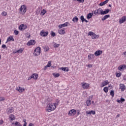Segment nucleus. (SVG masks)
Instances as JSON below:
<instances>
[{
    "label": "nucleus",
    "mask_w": 126,
    "mask_h": 126,
    "mask_svg": "<svg viewBox=\"0 0 126 126\" xmlns=\"http://www.w3.org/2000/svg\"><path fill=\"white\" fill-rule=\"evenodd\" d=\"M56 105H57V103H48L46 107V112L47 113H50V112L55 111V110H56Z\"/></svg>",
    "instance_id": "1"
},
{
    "label": "nucleus",
    "mask_w": 126,
    "mask_h": 126,
    "mask_svg": "<svg viewBox=\"0 0 126 126\" xmlns=\"http://www.w3.org/2000/svg\"><path fill=\"white\" fill-rule=\"evenodd\" d=\"M40 54H41V47H36L33 51V56L37 57L38 56H40Z\"/></svg>",
    "instance_id": "2"
},
{
    "label": "nucleus",
    "mask_w": 126,
    "mask_h": 126,
    "mask_svg": "<svg viewBox=\"0 0 126 126\" xmlns=\"http://www.w3.org/2000/svg\"><path fill=\"white\" fill-rule=\"evenodd\" d=\"M19 10L20 11L21 14H25V13L27 11V7H26V5H23L19 9Z\"/></svg>",
    "instance_id": "3"
},
{
    "label": "nucleus",
    "mask_w": 126,
    "mask_h": 126,
    "mask_svg": "<svg viewBox=\"0 0 126 126\" xmlns=\"http://www.w3.org/2000/svg\"><path fill=\"white\" fill-rule=\"evenodd\" d=\"M81 85L83 89H88V88H89V86H90V84L85 82L81 83Z\"/></svg>",
    "instance_id": "4"
},
{
    "label": "nucleus",
    "mask_w": 126,
    "mask_h": 126,
    "mask_svg": "<svg viewBox=\"0 0 126 126\" xmlns=\"http://www.w3.org/2000/svg\"><path fill=\"white\" fill-rule=\"evenodd\" d=\"M40 35L41 37H47V35H49V32H45V31L42 30L40 32Z\"/></svg>",
    "instance_id": "5"
},
{
    "label": "nucleus",
    "mask_w": 126,
    "mask_h": 126,
    "mask_svg": "<svg viewBox=\"0 0 126 126\" xmlns=\"http://www.w3.org/2000/svg\"><path fill=\"white\" fill-rule=\"evenodd\" d=\"M27 29V25H24V24H21L19 27V29L20 30V31H23L25 30V29Z\"/></svg>",
    "instance_id": "6"
},
{
    "label": "nucleus",
    "mask_w": 126,
    "mask_h": 126,
    "mask_svg": "<svg viewBox=\"0 0 126 126\" xmlns=\"http://www.w3.org/2000/svg\"><path fill=\"white\" fill-rule=\"evenodd\" d=\"M68 24H69V23L65 22L64 24L59 25L58 27L59 29H62V28H63V27H67V26H68Z\"/></svg>",
    "instance_id": "7"
},
{
    "label": "nucleus",
    "mask_w": 126,
    "mask_h": 126,
    "mask_svg": "<svg viewBox=\"0 0 126 126\" xmlns=\"http://www.w3.org/2000/svg\"><path fill=\"white\" fill-rule=\"evenodd\" d=\"M36 44V41L34 40H31L28 42L27 43V46H32Z\"/></svg>",
    "instance_id": "8"
},
{
    "label": "nucleus",
    "mask_w": 126,
    "mask_h": 126,
    "mask_svg": "<svg viewBox=\"0 0 126 126\" xmlns=\"http://www.w3.org/2000/svg\"><path fill=\"white\" fill-rule=\"evenodd\" d=\"M23 51H24V48H21L16 51H14L13 54H22Z\"/></svg>",
    "instance_id": "9"
},
{
    "label": "nucleus",
    "mask_w": 126,
    "mask_h": 126,
    "mask_svg": "<svg viewBox=\"0 0 126 126\" xmlns=\"http://www.w3.org/2000/svg\"><path fill=\"white\" fill-rule=\"evenodd\" d=\"M126 21V16H123L121 19L119 20V23L120 24H122V23H125Z\"/></svg>",
    "instance_id": "10"
},
{
    "label": "nucleus",
    "mask_w": 126,
    "mask_h": 126,
    "mask_svg": "<svg viewBox=\"0 0 126 126\" xmlns=\"http://www.w3.org/2000/svg\"><path fill=\"white\" fill-rule=\"evenodd\" d=\"M76 114V110L72 109L69 111V116H74Z\"/></svg>",
    "instance_id": "11"
},
{
    "label": "nucleus",
    "mask_w": 126,
    "mask_h": 126,
    "mask_svg": "<svg viewBox=\"0 0 126 126\" xmlns=\"http://www.w3.org/2000/svg\"><path fill=\"white\" fill-rule=\"evenodd\" d=\"M58 33L60 34V35H63L65 33V29H59L58 30Z\"/></svg>",
    "instance_id": "12"
},
{
    "label": "nucleus",
    "mask_w": 126,
    "mask_h": 126,
    "mask_svg": "<svg viewBox=\"0 0 126 126\" xmlns=\"http://www.w3.org/2000/svg\"><path fill=\"white\" fill-rule=\"evenodd\" d=\"M10 41H12L13 42H14V38H13V36H8V38H7L6 41L5 42V44H7V43H8V42H10Z\"/></svg>",
    "instance_id": "13"
},
{
    "label": "nucleus",
    "mask_w": 126,
    "mask_h": 126,
    "mask_svg": "<svg viewBox=\"0 0 126 126\" xmlns=\"http://www.w3.org/2000/svg\"><path fill=\"white\" fill-rule=\"evenodd\" d=\"M126 68V64L121 65L118 67V70H120V71L125 70Z\"/></svg>",
    "instance_id": "14"
},
{
    "label": "nucleus",
    "mask_w": 126,
    "mask_h": 126,
    "mask_svg": "<svg viewBox=\"0 0 126 126\" xmlns=\"http://www.w3.org/2000/svg\"><path fill=\"white\" fill-rule=\"evenodd\" d=\"M16 90L17 91H19L20 93H22V92H23V91L25 90V89L23 88H21L20 87H17L16 89Z\"/></svg>",
    "instance_id": "15"
},
{
    "label": "nucleus",
    "mask_w": 126,
    "mask_h": 126,
    "mask_svg": "<svg viewBox=\"0 0 126 126\" xmlns=\"http://www.w3.org/2000/svg\"><path fill=\"white\" fill-rule=\"evenodd\" d=\"M109 81L105 80V81L102 82L100 87H104V86H106L108 85V84H109Z\"/></svg>",
    "instance_id": "16"
},
{
    "label": "nucleus",
    "mask_w": 126,
    "mask_h": 126,
    "mask_svg": "<svg viewBox=\"0 0 126 126\" xmlns=\"http://www.w3.org/2000/svg\"><path fill=\"white\" fill-rule=\"evenodd\" d=\"M102 52L101 50H97L94 53V56L95 57H98V56H100V55H102Z\"/></svg>",
    "instance_id": "17"
},
{
    "label": "nucleus",
    "mask_w": 126,
    "mask_h": 126,
    "mask_svg": "<svg viewBox=\"0 0 126 126\" xmlns=\"http://www.w3.org/2000/svg\"><path fill=\"white\" fill-rule=\"evenodd\" d=\"M120 89H121V91H125L126 90V86L124 84H120Z\"/></svg>",
    "instance_id": "18"
},
{
    "label": "nucleus",
    "mask_w": 126,
    "mask_h": 126,
    "mask_svg": "<svg viewBox=\"0 0 126 126\" xmlns=\"http://www.w3.org/2000/svg\"><path fill=\"white\" fill-rule=\"evenodd\" d=\"M109 12H110V9H105V11H103L102 10V13H101V15H104V14H108V13H109Z\"/></svg>",
    "instance_id": "19"
},
{
    "label": "nucleus",
    "mask_w": 126,
    "mask_h": 126,
    "mask_svg": "<svg viewBox=\"0 0 126 126\" xmlns=\"http://www.w3.org/2000/svg\"><path fill=\"white\" fill-rule=\"evenodd\" d=\"M93 98V95H91V100L89 99L86 101V103L87 106H90V105L91 104V100H92Z\"/></svg>",
    "instance_id": "20"
},
{
    "label": "nucleus",
    "mask_w": 126,
    "mask_h": 126,
    "mask_svg": "<svg viewBox=\"0 0 126 126\" xmlns=\"http://www.w3.org/2000/svg\"><path fill=\"white\" fill-rule=\"evenodd\" d=\"M88 60H94V58H95V56L94 54H91L88 56Z\"/></svg>",
    "instance_id": "21"
},
{
    "label": "nucleus",
    "mask_w": 126,
    "mask_h": 126,
    "mask_svg": "<svg viewBox=\"0 0 126 126\" xmlns=\"http://www.w3.org/2000/svg\"><path fill=\"white\" fill-rule=\"evenodd\" d=\"M32 76L33 79L35 80H37L38 79V74L36 73H33V74L32 75Z\"/></svg>",
    "instance_id": "22"
},
{
    "label": "nucleus",
    "mask_w": 126,
    "mask_h": 126,
    "mask_svg": "<svg viewBox=\"0 0 126 126\" xmlns=\"http://www.w3.org/2000/svg\"><path fill=\"white\" fill-rule=\"evenodd\" d=\"M14 111V109L12 107L8 108L7 110V112H8V114H11V113H13Z\"/></svg>",
    "instance_id": "23"
},
{
    "label": "nucleus",
    "mask_w": 126,
    "mask_h": 126,
    "mask_svg": "<svg viewBox=\"0 0 126 126\" xmlns=\"http://www.w3.org/2000/svg\"><path fill=\"white\" fill-rule=\"evenodd\" d=\"M109 2V0H106L105 1L103 2H101L99 3V5L100 6H103V5H105V4L108 3Z\"/></svg>",
    "instance_id": "24"
},
{
    "label": "nucleus",
    "mask_w": 126,
    "mask_h": 126,
    "mask_svg": "<svg viewBox=\"0 0 126 126\" xmlns=\"http://www.w3.org/2000/svg\"><path fill=\"white\" fill-rule=\"evenodd\" d=\"M60 69H62V70H63V71H66V72H67L69 70L68 67H62L60 68Z\"/></svg>",
    "instance_id": "25"
},
{
    "label": "nucleus",
    "mask_w": 126,
    "mask_h": 126,
    "mask_svg": "<svg viewBox=\"0 0 126 126\" xmlns=\"http://www.w3.org/2000/svg\"><path fill=\"white\" fill-rule=\"evenodd\" d=\"M12 125H14L15 126H22V125L19 122L12 123Z\"/></svg>",
    "instance_id": "26"
},
{
    "label": "nucleus",
    "mask_w": 126,
    "mask_h": 126,
    "mask_svg": "<svg viewBox=\"0 0 126 126\" xmlns=\"http://www.w3.org/2000/svg\"><path fill=\"white\" fill-rule=\"evenodd\" d=\"M109 17H110V15H105L102 18V21H105V20H106V19H107V18H109Z\"/></svg>",
    "instance_id": "27"
},
{
    "label": "nucleus",
    "mask_w": 126,
    "mask_h": 126,
    "mask_svg": "<svg viewBox=\"0 0 126 126\" xmlns=\"http://www.w3.org/2000/svg\"><path fill=\"white\" fill-rule=\"evenodd\" d=\"M9 119L11 121H14V120H15V116H14V115H13V114H11L9 116Z\"/></svg>",
    "instance_id": "28"
},
{
    "label": "nucleus",
    "mask_w": 126,
    "mask_h": 126,
    "mask_svg": "<svg viewBox=\"0 0 126 126\" xmlns=\"http://www.w3.org/2000/svg\"><path fill=\"white\" fill-rule=\"evenodd\" d=\"M99 38V35L95 34V33H94V34H93L92 39H98Z\"/></svg>",
    "instance_id": "29"
},
{
    "label": "nucleus",
    "mask_w": 126,
    "mask_h": 126,
    "mask_svg": "<svg viewBox=\"0 0 126 126\" xmlns=\"http://www.w3.org/2000/svg\"><path fill=\"white\" fill-rule=\"evenodd\" d=\"M46 13H47V11H46L45 9H43L40 13V15L43 16V15H45Z\"/></svg>",
    "instance_id": "30"
},
{
    "label": "nucleus",
    "mask_w": 126,
    "mask_h": 126,
    "mask_svg": "<svg viewBox=\"0 0 126 126\" xmlns=\"http://www.w3.org/2000/svg\"><path fill=\"white\" fill-rule=\"evenodd\" d=\"M72 21L73 22H74V23L77 22V21H78V18L77 16H75V17H74L72 19Z\"/></svg>",
    "instance_id": "31"
},
{
    "label": "nucleus",
    "mask_w": 126,
    "mask_h": 126,
    "mask_svg": "<svg viewBox=\"0 0 126 126\" xmlns=\"http://www.w3.org/2000/svg\"><path fill=\"white\" fill-rule=\"evenodd\" d=\"M93 15V13H90L87 15V18L88 19H90L91 17H92V16Z\"/></svg>",
    "instance_id": "32"
},
{
    "label": "nucleus",
    "mask_w": 126,
    "mask_h": 126,
    "mask_svg": "<svg viewBox=\"0 0 126 126\" xmlns=\"http://www.w3.org/2000/svg\"><path fill=\"white\" fill-rule=\"evenodd\" d=\"M103 91L105 93H108V92L109 91V88L108 87H105L103 88Z\"/></svg>",
    "instance_id": "33"
},
{
    "label": "nucleus",
    "mask_w": 126,
    "mask_h": 126,
    "mask_svg": "<svg viewBox=\"0 0 126 126\" xmlns=\"http://www.w3.org/2000/svg\"><path fill=\"white\" fill-rule=\"evenodd\" d=\"M102 9L101 8H99L97 9V13L98 14H101V15H102Z\"/></svg>",
    "instance_id": "34"
},
{
    "label": "nucleus",
    "mask_w": 126,
    "mask_h": 126,
    "mask_svg": "<svg viewBox=\"0 0 126 126\" xmlns=\"http://www.w3.org/2000/svg\"><path fill=\"white\" fill-rule=\"evenodd\" d=\"M86 115L87 116H91V111H87L86 112Z\"/></svg>",
    "instance_id": "35"
},
{
    "label": "nucleus",
    "mask_w": 126,
    "mask_h": 126,
    "mask_svg": "<svg viewBox=\"0 0 126 126\" xmlns=\"http://www.w3.org/2000/svg\"><path fill=\"white\" fill-rule=\"evenodd\" d=\"M44 50L45 52H48V51H49V50H50V48L48 46H45L44 48Z\"/></svg>",
    "instance_id": "36"
},
{
    "label": "nucleus",
    "mask_w": 126,
    "mask_h": 126,
    "mask_svg": "<svg viewBox=\"0 0 126 126\" xmlns=\"http://www.w3.org/2000/svg\"><path fill=\"white\" fill-rule=\"evenodd\" d=\"M53 46H54V48H59V47H60V44L55 43Z\"/></svg>",
    "instance_id": "37"
},
{
    "label": "nucleus",
    "mask_w": 126,
    "mask_h": 126,
    "mask_svg": "<svg viewBox=\"0 0 126 126\" xmlns=\"http://www.w3.org/2000/svg\"><path fill=\"white\" fill-rule=\"evenodd\" d=\"M1 15L3 16H6L7 15V13L5 11H3V12L1 13Z\"/></svg>",
    "instance_id": "38"
},
{
    "label": "nucleus",
    "mask_w": 126,
    "mask_h": 126,
    "mask_svg": "<svg viewBox=\"0 0 126 126\" xmlns=\"http://www.w3.org/2000/svg\"><path fill=\"white\" fill-rule=\"evenodd\" d=\"M110 94L111 96H112V97H114V95H115V93H114V91H111L110 92Z\"/></svg>",
    "instance_id": "39"
},
{
    "label": "nucleus",
    "mask_w": 126,
    "mask_h": 126,
    "mask_svg": "<svg viewBox=\"0 0 126 126\" xmlns=\"http://www.w3.org/2000/svg\"><path fill=\"white\" fill-rule=\"evenodd\" d=\"M51 35L52 37H55L56 36V33H55L54 32L51 31Z\"/></svg>",
    "instance_id": "40"
},
{
    "label": "nucleus",
    "mask_w": 126,
    "mask_h": 126,
    "mask_svg": "<svg viewBox=\"0 0 126 126\" xmlns=\"http://www.w3.org/2000/svg\"><path fill=\"white\" fill-rule=\"evenodd\" d=\"M53 76L55 78L59 77V76H60V74H59V73H56V74L54 73L53 74Z\"/></svg>",
    "instance_id": "41"
},
{
    "label": "nucleus",
    "mask_w": 126,
    "mask_h": 126,
    "mask_svg": "<svg viewBox=\"0 0 126 126\" xmlns=\"http://www.w3.org/2000/svg\"><path fill=\"white\" fill-rule=\"evenodd\" d=\"M80 19H81L82 22H84V21L85 20V19L84 18V16H81L80 17Z\"/></svg>",
    "instance_id": "42"
},
{
    "label": "nucleus",
    "mask_w": 126,
    "mask_h": 126,
    "mask_svg": "<svg viewBox=\"0 0 126 126\" xmlns=\"http://www.w3.org/2000/svg\"><path fill=\"white\" fill-rule=\"evenodd\" d=\"M116 77H120L122 75V73H116Z\"/></svg>",
    "instance_id": "43"
},
{
    "label": "nucleus",
    "mask_w": 126,
    "mask_h": 126,
    "mask_svg": "<svg viewBox=\"0 0 126 126\" xmlns=\"http://www.w3.org/2000/svg\"><path fill=\"white\" fill-rule=\"evenodd\" d=\"M5 98L3 97H0V102H4Z\"/></svg>",
    "instance_id": "44"
},
{
    "label": "nucleus",
    "mask_w": 126,
    "mask_h": 126,
    "mask_svg": "<svg viewBox=\"0 0 126 126\" xmlns=\"http://www.w3.org/2000/svg\"><path fill=\"white\" fill-rule=\"evenodd\" d=\"M94 34V32H90L88 33V36H93V34Z\"/></svg>",
    "instance_id": "45"
},
{
    "label": "nucleus",
    "mask_w": 126,
    "mask_h": 126,
    "mask_svg": "<svg viewBox=\"0 0 126 126\" xmlns=\"http://www.w3.org/2000/svg\"><path fill=\"white\" fill-rule=\"evenodd\" d=\"M77 0V1H78L80 3H83V2H84L85 0Z\"/></svg>",
    "instance_id": "46"
},
{
    "label": "nucleus",
    "mask_w": 126,
    "mask_h": 126,
    "mask_svg": "<svg viewBox=\"0 0 126 126\" xmlns=\"http://www.w3.org/2000/svg\"><path fill=\"white\" fill-rule=\"evenodd\" d=\"M51 65V62H49L46 65V67H50Z\"/></svg>",
    "instance_id": "47"
},
{
    "label": "nucleus",
    "mask_w": 126,
    "mask_h": 126,
    "mask_svg": "<svg viewBox=\"0 0 126 126\" xmlns=\"http://www.w3.org/2000/svg\"><path fill=\"white\" fill-rule=\"evenodd\" d=\"M14 33L15 35H17L18 34H19V32L17 30H15Z\"/></svg>",
    "instance_id": "48"
},
{
    "label": "nucleus",
    "mask_w": 126,
    "mask_h": 126,
    "mask_svg": "<svg viewBox=\"0 0 126 126\" xmlns=\"http://www.w3.org/2000/svg\"><path fill=\"white\" fill-rule=\"evenodd\" d=\"M91 114H92V115H95L96 114V112L94 110H91Z\"/></svg>",
    "instance_id": "49"
},
{
    "label": "nucleus",
    "mask_w": 126,
    "mask_h": 126,
    "mask_svg": "<svg viewBox=\"0 0 126 126\" xmlns=\"http://www.w3.org/2000/svg\"><path fill=\"white\" fill-rule=\"evenodd\" d=\"M94 14H95V15H97V14H98V11L97 10H94Z\"/></svg>",
    "instance_id": "50"
},
{
    "label": "nucleus",
    "mask_w": 126,
    "mask_h": 126,
    "mask_svg": "<svg viewBox=\"0 0 126 126\" xmlns=\"http://www.w3.org/2000/svg\"><path fill=\"white\" fill-rule=\"evenodd\" d=\"M1 47L2 48H3V49L6 48V45H5V44H3Z\"/></svg>",
    "instance_id": "51"
},
{
    "label": "nucleus",
    "mask_w": 126,
    "mask_h": 126,
    "mask_svg": "<svg viewBox=\"0 0 126 126\" xmlns=\"http://www.w3.org/2000/svg\"><path fill=\"white\" fill-rule=\"evenodd\" d=\"M3 123H4L3 120H0V125H2V124H3Z\"/></svg>",
    "instance_id": "52"
},
{
    "label": "nucleus",
    "mask_w": 126,
    "mask_h": 126,
    "mask_svg": "<svg viewBox=\"0 0 126 126\" xmlns=\"http://www.w3.org/2000/svg\"><path fill=\"white\" fill-rule=\"evenodd\" d=\"M120 100H121V102H125V101H126V99H125V98H121Z\"/></svg>",
    "instance_id": "53"
},
{
    "label": "nucleus",
    "mask_w": 126,
    "mask_h": 126,
    "mask_svg": "<svg viewBox=\"0 0 126 126\" xmlns=\"http://www.w3.org/2000/svg\"><path fill=\"white\" fill-rule=\"evenodd\" d=\"M32 75L30 77H29L28 78V80H30L31 79H32Z\"/></svg>",
    "instance_id": "54"
},
{
    "label": "nucleus",
    "mask_w": 126,
    "mask_h": 126,
    "mask_svg": "<svg viewBox=\"0 0 126 126\" xmlns=\"http://www.w3.org/2000/svg\"><path fill=\"white\" fill-rule=\"evenodd\" d=\"M93 65V64H89L88 66V67H92Z\"/></svg>",
    "instance_id": "55"
},
{
    "label": "nucleus",
    "mask_w": 126,
    "mask_h": 126,
    "mask_svg": "<svg viewBox=\"0 0 126 126\" xmlns=\"http://www.w3.org/2000/svg\"><path fill=\"white\" fill-rule=\"evenodd\" d=\"M29 126H34V124L32 123H30Z\"/></svg>",
    "instance_id": "56"
},
{
    "label": "nucleus",
    "mask_w": 126,
    "mask_h": 126,
    "mask_svg": "<svg viewBox=\"0 0 126 126\" xmlns=\"http://www.w3.org/2000/svg\"><path fill=\"white\" fill-rule=\"evenodd\" d=\"M117 102L118 103H121L122 101H121V99H120H120H117Z\"/></svg>",
    "instance_id": "57"
},
{
    "label": "nucleus",
    "mask_w": 126,
    "mask_h": 126,
    "mask_svg": "<svg viewBox=\"0 0 126 126\" xmlns=\"http://www.w3.org/2000/svg\"><path fill=\"white\" fill-rule=\"evenodd\" d=\"M122 55H125V57H126V51L123 52V53Z\"/></svg>",
    "instance_id": "58"
},
{
    "label": "nucleus",
    "mask_w": 126,
    "mask_h": 126,
    "mask_svg": "<svg viewBox=\"0 0 126 126\" xmlns=\"http://www.w3.org/2000/svg\"><path fill=\"white\" fill-rule=\"evenodd\" d=\"M23 122H24V124H27V122H26V119H24Z\"/></svg>",
    "instance_id": "59"
},
{
    "label": "nucleus",
    "mask_w": 126,
    "mask_h": 126,
    "mask_svg": "<svg viewBox=\"0 0 126 126\" xmlns=\"http://www.w3.org/2000/svg\"><path fill=\"white\" fill-rule=\"evenodd\" d=\"M123 79L125 80V81H126V77L125 76H124Z\"/></svg>",
    "instance_id": "60"
},
{
    "label": "nucleus",
    "mask_w": 126,
    "mask_h": 126,
    "mask_svg": "<svg viewBox=\"0 0 126 126\" xmlns=\"http://www.w3.org/2000/svg\"><path fill=\"white\" fill-rule=\"evenodd\" d=\"M47 68H48V67H47V65H46V66H45L44 67V70H46V69H47Z\"/></svg>",
    "instance_id": "61"
},
{
    "label": "nucleus",
    "mask_w": 126,
    "mask_h": 126,
    "mask_svg": "<svg viewBox=\"0 0 126 126\" xmlns=\"http://www.w3.org/2000/svg\"><path fill=\"white\" fill-rule=\"evenodd\" d=\"M119 117H120V114L117 115L116 118H119Z\"/></svg>",
    "instance_id": "62"
},
{
    "label": "nucleus",
    "mask_w": 126,
    "mask_h": 126,
    "mask_svg": "<svg viewBox=\"0 0 126 126\" xmlns=\"http://www.w3.org/2000/svg\"><path fill=\"white\" fill-rule=\"evenodd\" d=\"M84 21H85L86 22V23H87L88 22V21H87L86 19H85Z\"/></svg>",
    "instance_id": "63"
},
{
    "label": "nucleus",
    "mask_w": 126,
    "mask_h": 126,
    "mask_svg": "<svg viewBox=\"0 0 126 126\" xmlns=\"http://www.w3.org/2000/svg\"><path fill=\"white\" fill-rule=\"evenodd\" d=\"M80 114V113L79 112V111H78V112H77V115H79Z\"/></svg>",
    "instance_id": "64"
}]
</instances>
